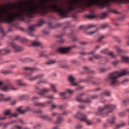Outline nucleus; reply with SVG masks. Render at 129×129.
<instances>
[{"label":"nucleus","mask_w":129,"mask_h":129,"mask_svg":"<svg viewBox=\"0 0 129 129\" xmlns=\"http://www.w3.org/2000/svg\"><path fill=\"white\" fill-rule=\"evenodd\" d=\"M39 99H40L39 97H34L32 98V101H37V100H39Z\"/></svg>","instance_id":"5fc2aeb1"},{"label":"nucleus","mask_w":129,"mask_h":129,"mask_svg":"<svg viewBox=\"0 0 129 129\" xmlns=\"http://www.w3.org/2000/svg\"><path fill=\"white\" fill-rule=\"evenodd\" d=\"M30 44H29L28 46L29 47L32 46V47H39L41 46V43L39 41H30Z\"/></svg>","instance_id":"a211bd4d"},{"label":"nucleus","mask_w":129,"mask_h":129,"mask_svg":"<svg viewBox=\"0 0 129 129\" xmlns=\"http://www.w3.org/2000/svg\"><path fill=\"white\" fill-rule=\"evenodd\" d=\"M98 31V29H96L93 31L88 32L86 33L87 35H88L89 36H91V35H93L95 32H97Z\"/></svg>","instance_id":"79ce46f5"},{"label":"nucleus","mask_w":129,"mask_h":129,"mask_svg":"<svg viewBox=\"0 0 129 129\" xmlns=\"http://www.w3.org/2000/svg\"><path fill=\"white\" fill-rule=\"evenodd\" d=\"M0 32L2 34L5 35V31L4 30V29H3L1 27H0Z\"/></svg>","instance_id":"e2e57ef3"},{"label":"nucleus","mask_w":129,"mask_h":129,"mask_svg":"<svg viewBox=\"0 0 129 129\" xmlns=\"http://www.w3.org/2000/svg\"><path fill=\"white\" fill-rule=\"evenodd\" d=\"M12 129H30V128L28 127H22L21 126H20L19 125H16L15 126H14Z\"/></svg>","instance_id":"4c0bfd02"},{"label":"nucleus","mask_w":129,"mask_h":129,"mask_svg":"<svg viewBox=\"0 0 129 129\" xmlns=\"http://www.w3.org/2000/svg\"><path fill=\"white\" fill-rule=\"evenodd\" d=\"M50 86L53 92H57V89H56V85L53 84H50Z\"/></svg>","instance_id":"72a5a7b5"},{"label":"nucleus","mask_w":129,"mask_h":129,"mask_svg":"<svg viewBox=\"0 0 129 129\" xmlns=\"http://www.w3.org/2000/svg\"><path fill=\"white\" fill-rule=\"evenodd\" d=\"M115 119H116V117H115V116H112L110 119H107V123H104L103 124V127L104 128H105L106 127H108V126H109L108 123L111 125L114 124Z\"/></svg>","instance_id":"9b49d317"},{"label":"nucleus","mask_w":129,"mask_h":129,"mask_svg":"<svg viewBox=\"0 0 129 129\" xmlns=\"http://www.w3.org/2000/svg\"><path fill=\"white\" fill-rule=\"evenodd\" d=\"M104 96H110V92L109 91H104L100 94V97H104Z\"/></svg>","instance_id":"cd10ccee"},{"label":"nucleus","mask_w":129,"mask_h":129,"mask_svg":"<svg viewBox=\"0 0 129 129\" xmlns=\"http://www.w3.org/2000/svg\"><path fill=\"white\" fill-rule=\"evenodd\" d=\"M22 42L23 43H28V42H30V40L26 38H23Z\"/></svg>","instance_id":"8fccbe9b"},{"label":"nucleus","mask_w":129,"mask_h":129,"mask_svg":"<svg viewBox=\"0 0 129 129\" xmlns=\"http://www.w3.org/2000/svg\"><path fill=\"white\" fill-rule=\"evenodd\" d=\"M82 128V125L81 124H77L75 126L76 129H80Z\"/></svg>","instance_id":"09e8293b"},{"label":"nucleus","mask_w":129,"mask_h":129,"mask_svg":"<svg viewBox=\"0 0 129 129\" xmlns=\"http://www.w3.org/2000/svg\"><path fill=\"white\" fill-rule=\"evenodd\" d=\"M23 70H24V71H30V72H33V71H35V70H37V69L35 68H30L28 67H23Z\"/></svg>","instance_id":"5701e85b"},{"label":"nucleus","mask_w":129,"mask_h":129,"mask_svg":"<svg viewBox=\"0 0 129 129\" xmlns=\"http://www.w3.org/2000/svg\"><path fill=\"white\" fill-rule=\"evenodd\" d=\"M103 38H104V37H103V36H101L100 38L98 39V42H101V40H102Z\"/></svg>","instance_id":"69168bd1"},{"label":"nucleus","mask_w":129,"mask_h":129,"mask_svg":"<svg viewBox=\"0 0 129 129\" xmlns=\"http://www.w3.org/2000/svg\"><path fill=\"white\" fill-rule=\"evenodd\" d=\"M75 117L77 118H79L81 121H84V122L86 123L87 125H91L92 124V121L89 120L87 118V116L85 115V114H83L81 112L78 113L76 115H75Z\"/></svg>","instance_id":"7ed1b4c3"},{"label":"nucleus","mask_w":129,"mask_h":129,"mask_svg":"<svg viewBox=\"0 0 129 129\" xmlns=\"http://www.w3.org/2000/svg\"><path fill=\"white\" fill-rule=\"evenodd\" d=\"M114 49H115L117 52V53H118V54H121V53H123V50L121 49V48H120V47L117 46H114Z\"/></svg>","instance_id":"c85d7f7f"},{"label":"nucleus","mask_w":129,"mask_h":129,"mask_svg":"<svg viewBox=\"0 0 129 129\" xmlns=\"http://www.w3.org/2000/svg\"><path fill=\"white\" fill-rule=\"evenodd\" d=\"M16 82L18 85H20L21 86H28V84L22 82V80H17L16 81Z\"/></svg>","instance_id":"a878e982"},{"label":"nucleus","mask_w":129,"mask_h":129,"mask_svg":"<svg viewBox=\"0 0 129 129\" xmlns=\"http://www.w3.org/2000/svg\"><path fill=\"white\" fill-rule=\"evenodd\" d=\"M122 103L124 104V105H126L128 103H129V99H126L125 100H123L122 101Z\"/></svg>","instance_id":"37998d69"},{"label":"nucleus","mask_w":129,"mask_h":129,"mask_svg":"<svg viewBox=\"0 0 129 129\" xmlns=\"http://www.w3.org/2000/svg\"><path fill=\"white\" fill-rule=\"evenodd\" d=\"M121 59L122 62H125V63H127L129 64V57L125 55H123L121 57Z\"/></svg>","instance_id":"393cba45"},{"label":"nucleus","mask_w":129,"mask_h":129,"mask_svg":"<svg viewBox=\"0 0 129 129\" xmlns=\"http://www.w3.org/2000/svg\"><path fill=\"white\" fill-rule=\"evenodd\" d=\"M95 49L91 51H90V52H89L88 54L89 55H91V54H93V53H95Z\"/></svg>","instance_id":"338daca9"},{"label":"nucleus","mask_w":129,"mask_h":129,"mask_svg":"<svg viewBox=\"0 0 129 129\" xmlns=\"http://www.w3.org/2000/svg\"><path fill=\"white\" fill-rule=\"evenodd\" d=\"M4 115L3 117H2L0 115V119H6L7 118V115H9V117H17L18 116V114L17 113H15L14 114H12L11 112V110H7L4 111Z\"/></svg>","instance_id":"1a4fd4ad"},{"label":"nucleus","mask_w":129,"mask_h":129,"mask_svg":"<svg viewBox=\"0 0 129 129\" xmlns=\"http://www.w3.org/2000/svg\"><path fill=\"white\" fill-rule=\"evenodd\" d=\"M46 98H48L49 99H54V97L53 96V95H50L46 97Z\"/></svg>","instance_id":"0e129e2a"},{"label":"nucleus","mask_w":129,"mask_h":129,"mask_svg":"<svg viewBox=\"0 0 129 129\" xmlns=\"http://www.w3.org/2000/svg\"><path fill=\"white\" fill-rule=\"evenodd\" d=\"M108 27H109V24L104 23L101 25V29H106Z\"/></svg>","instance_id":"c9c22d12"},{"label":"nucleus","mask_w":129,"mask_h":129,"mask_svg":"<svg viewBox=\"0 0 129 129\" xmlns=\"http://www.w3.org/2000/svg\"><path fill=\"white\" fill-rule=\"evenodd\" d=\"M40 118H42V119H44V120H48V121H50V122H52L53 121V118L52 117H49L47 115H41L40 116Z\"/></svg>","instance_id":"f3484780"},{"label":"nucleus","mask_w":129,"mask_h":129,"mask_svg":"<svg viewBox=\"0 0 129 129\" xmlns=\"http://www.w3.org/2000/svg\"><path fill=\"white\" fill-rule=\"evenodd\" d=\"M70 38H71L72 39V41L74 42H76L77 41V37L76 36H74V34L73 33H70L69 34Z\"/></svg>","instance_id":"473e14b6"},{"label":"nucleus","mask_w":129,"mask_h":129,"mask_svg":"<svg viewBox=\"0 0 129 129\" xmlns=\"http://www.w3.org/2000/svg\"><path fill=\"white\" fill-rule=\"evenodd\" d=\"M86 18H88V19H94V18H96V16L94 15H86Z\"/></svg>","instance_id":"ea45409f"},{"label":"nucleus","mask_w":129,"mask_h":129,"mask_svg":"<svg viewBox=\"0 0 129 129\" xmlns=\"http://www.w3.org/2000/svg\"><path fill=\"white\" fill-rule=\"evenodd\" d=\"M100 53L101 54H105L106 55H109L110 56H111L112 58L114 57L113 52H112V51L108 52V49L107 48L101 50L100 51Z\"/></svg>","instance_id":"dca6fc26"},{"label":"nucleus","mask_w":129,"mask_h":129,"mask_svg":"<svg viewBox=\"0 0 129 129\" xmlns=\"http://www.w3.org/2000/svg\"><path fill=\"white\" fill-rule=\"evenodd\" d=\"M124 113H129V108L126 109L124 110Z\"/></svg>","instance_id":"774afa93"},{"label":"nucleus","mask_w":129,"mask_h":129,"mask_svg":"<svg viewBox=\"0 0 129 129\" xmlns=\"http://www.w3.org/2000/svg\"><path fill=\"white\" fill-rule=\"evenodd\" d=\"M19 61H21L22 63H26V62H32L33 61V59L30 58H21L19 59Z\"/></svg>","instance_id":"4be33fe9"},{"label":"nucleus","mask_w":129,"mask_h":129,"mask_svg":"<svg viewBox=\"0 0 129 129\" xmlns=\"http://www.w3.org/2000/svg\"><path fill=\"white\" fill-rule=\"evenodd\" d=\"M72 63L74 64H77L78 63V61L77 60L73 59L72 60Z\"/></svg>","instance_id":"680f3d73"},{"label":"nucleus","mask_w":129,"mask_h":129,"mask_svg":"<svg viewBox=\"0 0 129 129\" xmlns=\"http://www.w3.org/2000/svg\"><path fill=\"white\" fill-rule=\"evenodd\" d=\"M99 71L100 73H104V72H106V71H107V69L104 68H100L99 69Z\"/></svg>","instance_id":"58836bf2"},{"label":"nucleus","mask_w":129,"mask_h":129,"mask_svg":"<svg viewBox=\"0 0 129 129\" xmlns=\"http://www.w3.org/2000/svg\"><path fill=\"white\" fill-rule=\"evenodd\" d=\"M34 106H39V107H45L46 104H50L52 109H55L56 107H58V106H56L54 103H52V101H46L44 103L35 102L34 103Z\"/></svg>","instance_id":"20e7f679"},{"label":"nucleus","mask_w":129,"mask_h":129,"mask_svg":"<svg viewBox=\"0 0 129 129\" xmlns=\"http://www.w3.org/2000/svg\"><path fill=\"white\" fill-rule=\"evenodd\" d=\"M106 16H107V14L106 13H103L101 15V19H104L106 18Z\"/></svg>","instance_id":"c03bdc74"},{"label":"nucleus","mask_w":129,"mask_h":129,"mask_svg":"<svg viewBox=\"0 0 129 129\" xmlns=\"http://www.w3.org/2000/svg\"><path fill=\"white\" fill-rule=\"evenodd\" d=\"M111 64L113 65L114 67L116 66L117 64H118V61L117 60H114L113 61H111Z\"/></svg>","instance_id":"a18cd8bd"},{"label":"nucleus","mask_w":129,"mask_h":129,"mask_svg":"<svg viewBox=\"0 0 129 129\" xmlns=\"http://www.w3.org/2000/svg\"><path fill=\"white\" fill-rule=\"evenodd\" d=\"M124 125H125V122H121L119 124H117L116 125V127L117 128H120V127H123V126H124Z\"/></svg>","instance_id":"f704fd0d"},{"label":"nucleus","mask_w":129,"mask_h":129,"mask_svg":"<svg viewBox=\"0 0 129 129\" xmlns=\"http://www.w3.org/2000/svg\"><path fill=\"white\" fill-rule=\"evenodd\" d=\"M50 90L47 89V88H44L42 90H41L39 92L38 94L39 95H41V96L44 95V94H46L47 92H49Z\"/></svg>","instance_id":"aec40b11"},{"label":"nucleus","mask_w":129,"mask_h":129,"mask_svg":"<svg viewBox=\"0 0 129 129\" xmlns=\"http://www.w3.org/2000/svg\"><path fill=\"white\" fill-rule=\"evenodd\" d=\"M129 73L128 70L125 69L121 72H115L109 75V76L105 79V81H110L111 86H114L116 84H118L117 78L124 76L126 74Z\"/></svg>","instance_id":"f257e3e1"},{"label":"nucleus","mask_w":129,"mask_h":129,"mask_svg":"<svg viewBox=\"0 0 129 129\" xmlns=\"http://www.w3.org/2000/svg\"><path fill=\"white\" fill-rule=\"evenodd\" d=\"M101 58V56L99 54H94L92 57L89 58V60L90 61H92L93 59H100Z\"/></svg>","instance_id":"bb28decb"},{"label":"nucleus","mask_w":129,"mask_h":129,"mask_svg":"<svg viewBox=\"0 0 129 129\" xmlns=\"http://www.w3.org/2000/svg\"><path fill=\"white\" fill-rule=\"evenodd\" d=\"M92 79H93V78L92 77H88L85 79L84 82H87V83H91L93 85H99V82L93 81H92Z\"/></svg>","instance_id":"4468645a"},{"label":"nucleus","mask_w":129,"mask_h":129,"mask_svg":"<svg viewBox=\"0 0 129 129\" xmlns=\"http://www.w3.org/2000/svg\"><path fill=\"white\" fill-rule=\"evenodd\" d=\"M74 90H71L70 89H67L65 90V92L60 93V95L61 96L62 99H68V97H66V94L68 93L69 94H73L74 93Z\"/></svg>","instance_id":"9d476101"},{"label":"nucleus","mask_w":129,"mask_h":129,"mask_svg":"<svg viewBox=\"0 0 129 129\" xmlns=\"http://www.w3.org/2000/svg\"><path fill=\"white\" fill-rule=\"evenodd\" d=\"M74 48H76V45L74 44L70 46L67 47H60L57 49L58 52L59 53H61V54H66V53H68L70 50H72V49H74Z\"/></svg>","instance_id":"0eeeda50"},{"label":"nucleus","mask_w":129,"mask_h":129,"mask_svg":"<svg viewBox=\"0 0 129 129\" xmlns=\"http://www.w3.org/2000/svg\"><path fill=\"white\" fill-rule=\"evenodd\" d=\"M40 83L47 84V83H48V81H47V79H43L42 80L39 81V82H37V84H38V85H40Z\"/></svg>","instance_id":"2f4dec72"},{"label":"nucleus","mask_w":129,"mask_h":129,"mask_svg":"<svg viewBox=\"0 0 129 129\" xmlns=\"http://www.w3.org/2000/svg\"><path fill=\"white\" fill-rule=\"evenodd\" d=\"M2 74H9V73H11V71H4L2 72Z\"/></svg>","instance_id":"6e6d98bb"},{"label":"nucleus","mask_w":129,"mask_h":129,"mask_svg":"<svg viewBox=\"0 0 129 129\" xmlns=\"http://www.w3.org/2000/svg\"><path fill=\"white\" fill-rule=\"evenodd\" d=\"M12 99V97H9L8 98H4V101H10V100Z\"/></svg>","instance_id":"bf43d9fd"},{"label":"nucleus","mask_w":129,"mask_h":129,"mask_svg":"<svg viewBox=\"0 0 129 129\" xmlns=\"http://www.w3.org/2000/svg\"><path fill=\"white\" fill-rule=\"evenodd\" d=\"M20 100H23V99H27L28 98V96L26 95H22L19 97Z\"/></svg>","instance_id":"a19ab883"},{"label":"nucleus","mask_w":129,"mask_h":129,"mask_svg":"<svg viewBox=\"0 0 129 129\" xmlns=\"http://www.w3.org/2000/svg\"><path fill=\"white\" fill-rule=\"evenodd\" d=\"M119 116H120L121 117H122L123 116H125V113L122 112H120L119 113Z\"/></svg>","instance_id":"603ef678"},{"label":"nucleus","mask_w":129,"mask_h":129,"mask_svg":"<svg viewBox=\"0 0 129 129\" xmlns=\"http://www.w3.org/2000/svg\"><path fill=\"white\" fill-rule=\"evenodd\" d=\"M94 27H95V25L94 24H89L86 26L85 27V29H86V30H88V29H92V28H94Z\"/></svg>","instance_id":"e433bc0d"},{"label":"nucleus","mask_w":129,"mask_h":129,"mask_svg":"<svg viewBox=\"0 0 129 129\" xmlns=\"http://www.w3.org/2000/svg\"><path fill=\"white\" fill-rule=\"evenodd\" d=\"M98 96L96 95H94L93 96H91V98H92V99H96V98H98Z\"/></svg>","instance_id":"052dcab7"},{"label":"nucleus","mask_w":129,"mask_h":129,"mask_svg":"<svg viewBox=\"0 0 129 129\" xmlns=\"http://www.w3.org/2000/svg\"><path fill=\"white\" fill-rule=\"evenodd\" d=\"M46 56H47V55L44 52H41L39 54V57H46Z\"/></svg>","instance_id":"13d9d810"},{"label":"nucleus","mask_w":129,"mask_h":129,"mask_svg":"<svg viewBox=\"0 0 129 129\" xmlns=\"http://www.w3.org/2000/svg\"><path fill=\"white\" fill-rule=\"evenodd\" d=\"M84 69L87 73H89V68L88 67H84Z\"/></svg>","instance_id":"3c124183"},{"label":"nucleus","mask_w":129,"mask_h":129,"mask_svg":"<svg viewBox=\"0 0 129 129\" xmlns=\"http://www.w3.org/2000/svg\"><path fill=\"white\" fill-rule=\"evenodd\" d=\"M26 77L28 78L29 81H34V80H37V79H41V78H43V77H44V75L40 74L32 77V73H29L26 75Z\"/></svg>","instance_id":"6e6552de"},{"label":"nucleus","mask_w":129,"mask_h":129,"mask_svg":"<svg viewBox=\"0 0 129 129\" xmlns=\"http://www.w3.org/2000/svg\"><path fill=\"white\" fill-rule=\"evenodd\" d=\"M68 80L72 86H78V84L75 83V78L72 76H69Z\"/></svg>","instance_id":"2eb2a0df"},{"label":"nucleus","mask_w":129,"mask_h":129,"mask_svg":"<svg viewBox=\"0 0 129 129\" xmlns=\"http://www.w3.org/2000/svg\"><path fill=\"white\" fill-rule=\"evenodd\" d=\"M5 100V95L0 94V101H3Z\"/></svg>","instance_id":"49530a36"},{"label":"nucleus","mask_w":129,"mask_h":129,"mask_svg":"<svg viewBox=\"0 0 129 129\" xmlns=\"http://www.w3.org/2000/svg\"><path fill=\"white\" fill-rule=\"evenodd\" d=\"M30 110H31V109L28 107H27L25 110H22V107L17 108V111L20 113H25L26 111H30Z\"/></svg>","instance_id":"412c9836"},{"label":"nucleus","mask_w":129,"mask_h":129,"mask_svg":"<svg viewBox=\"0 0 129 129\" xmlns=\"http://www.w3.org/2000/svg\"><path fill=\"white\" fill-rule=\"evenodd\" d=\"M64 121V119L60 116V115L58 116L57 119L55 121L56 124H60V123H62V121Z\"/></svg>","instance_id":"b1692460"},{"label":"nucleus","mask_w":129,"mask_h":129,"mask_svg":"<svg viewBox=\"0 0 129 129\" xmlns=\"http://www.w3.org/2000/svg\"><path fill=\"white\" fill-rule=\"evenodd\" d=\"M43 24H44V21L43 20H38L37 24L32 26H30L28 29V32L30 36H33L32 32L35 31V27L36 26L41 27V26H42Z\"/></svg>","instance_id":"39448f33"},{"label":"nucleus","mask_w":129,"mask_h":129,"mask_svg":"<svg viewBox=\"0 0 129 129\" xmlns=\"http://www.w3.org/2000/svg\"><path fill=\"white\" fill-rule=\"evenodd\" d=\"M116 108V105L107 104L104 107H99L97 112L96 113V115H101L103 114V110H107L108 112L105 114H108L110 112H112V110H114Z\"/></svg>","instance_id":"f03ea898"},{"label":"nucleus","mask_w":129,"mask_h":129,"mask_svg":"<svg viewBox=\"0 0 129 129\" xmlns=\"http://www.w3.org/2000/svg\"><path fill=\"white\" fill-rule=\"evenodd\" d=\"M82 95H84V94H81V95H78L76 97V100L77 101H78L79 102H84L85 103H90L91 102V100L89 99H87L85 100H82Z\"/></svg>","instance_id":"ddd939ff"},{"label":"nucleus","mask_w":129,"mask_h":129,"mask_svg":"<svg viewBox=\"0 0 129 129\" xmlns=\"http://www.w3.org/2000/svg\"><path fill=\"white\" fill-rule=\"evenodd\" d=\"M9 46L10 47H12V49H14L17 52H20L21 51H23L24 50V47L23 46L19 47L18 45H16L15 43L13 42H11L9 44Z\"/></svg>","instance_id":"f8f14e48"},{"label":"nucleus","mask_w":129,"mask_h":129,"mask_svg":"<svg viewBox=\"0 0 129 129\" xmlns=\"http://www.w3.org/2000/svg\"><path fill=\"white\" fill-rule=\"evenodd\" d=\"M0 82L2 83V84L0 85V88L1 87V90H2V91L8 92V91L11 90V89H12V90H18V88L12 87V85H11V84H8L7 85H4L2 87L3 85V83L2 82Z\"/></svg>","instance_id":"423d86ee"},{"label":"nucleus","mask_w":129,"mask_h":129,"mask_svg":"<svg viewBox=\"0 0 129 129\" xmlns=\"http://www.w3.org/2000/svg\"><path fill=\"white\" fill-rule=\"evenodd\" d=\"M11 50L9 49L8 47L0 49V55H4L5 54H8V53H10Z\"/></svg>","instance_id":"6ab92c4d"},{"label":"nucleus","mask_w":129,"mask_h":129,"mask_svg":"<svg viewBox=\"0 0 129 129\" xmlns=\"http://www.w3.org/2000/svg\"><path fill=\"white\" fill-rule=\"evenodd\" d=\"M55 63H57L56 59H51L45 62V64L46 65H53V64H55Z\"/></svg>","instance_id":"c756f323"},{"label":"nucleus","mask_w":129,"mask_h":129,"mask_svg":"<svg viewBox=\"0 0 129 129\" xmlns=\"http://www.w3.org/2000/svg\"><path fill=\"white\" fill-rule=\"evenodd\" d=\"M67 112H66V111H64L62 114H58L56 112H52L51 113V115L52 116H59V115H65L66 114H67Z\"/></svg>","instance_id":"7c9ffc66"},{"label":"nucleus","mask_w":129,"mask_h":129,"mask_svg":"<svg viewBox=\"0 0 129 129\" xmlns=\"http://www.w3.org/2000/svg\"><path fill=\"white\" fill-rule=\"evenodd\" d=\"M41 127V124H38L34 126V129H39Z\"/></svg>","instance_id":"4d7b16f0"},{"label":"nucleus","mask_w":129,"mask_h":129,"mask_svg":"<svg viewBox=\"0 0 129 129\" xmlns=\"http://www.w3.org/2000/svg\"><path fill=\"white\" fill-rule=\"evenodd\" d=\"M34 112H35V113H42L43 111L41 109H38L34 111Z\"/></svg>","instance_id":"864d4df0"},{"label":"nucleus","mask_w":129,"mask_h":129,"mask_svg":"<svg viewBox=\"0 0 129 129\" xmlns=\"http://www.w3.org/2000/svg\"><path fill=\"white\" fill-rule=\"evenodd\" d=\"M64 42H65V40H64V39H61L58 41H57V44H63V43H64Z\"/></svg>","instance_id":"de8ad7c7"}]
</instances>
